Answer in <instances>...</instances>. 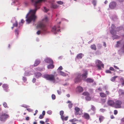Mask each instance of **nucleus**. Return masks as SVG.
<instances>
[{"instance_id":"obj_34","label":"nucleus","mask_w":124,"mask_h":124,"mask_svg":"<svg viewBox=\"0 0 124 124\" xmlns=\"http://www.w3.org/2000/svg\"><path fill=\"white\" fill-rule=\"evenodd\" d=\"M96 1L95 0H93L92 2V4L94 6H95L96 4Z\"/></svg>"},{"instance_id":"obj_11","label":"nucleus","mask_w":124,"mask_h":124,"mask_svg":"<svg viewBox=\"0 0 124 124\" xmlns=\"http://www.w3.org/2000/svg\"><path fill=\"white\" fill-rule=\"evenodd\" d=\"M83 117L87 120H89L90 118V116L87 113H84Z\"/></svg>"},{"instance_id":"obj_53","label":"nucleus","mask_w":124,"mask_h":124,"mask_svg":"<svg viewBox=\"0 0 124 124\" xmlns=\"http://www.w3.org/2000/svg\"><path fill=\"white\" fill-rule=\"evenodd\" d=\"M47 113L50 115L51 114L52 112L51 111H48L47 112Z\"/></svg>"},{"instance_id":"obj_26","label":"nucleus","mask_w":124,"mask_h":124,"mask_svg":"<svg viewBox=\"0 0 124 124\" xmlns=\"http://www.w3.org/2000/svg\"><path fill=\"white\" fill-rule=\"evenodd\" d=\"M85 99L86 100L88 101H90L91 100V97L89 96H87L85 97Z\"/></svg>"},{"instance_id":"obj_44","label":"nucleus","mask_w":124,"mask_h":124,"mask_svg":"<svg viewBox=\"0 0 124 124\" xmlns=\"http://www.w3.org/2000/svg\"><path fill=\"white\" fill-rule=\"evenodd\" d=\"M109 70H110L114 71H115L114 69L112 67H110L109 68Z\"/></svg>"},{"instance_id":"obj_3","label":"nucleus","mask_w":124,"mask_h":124,"mask_svg":"<svg viewBox=\"0 0 124 124\" xmlns=\"http://www.w3.org/2000/svg\"><path fill=\"white\" fill-rule=\"evenodd\" d=\"M9 117V115L6 113L2 112L0 114V121L5 122L7 119Z\"/></svg>"},{"instance_id":"obj_23","label":"nucleus","mask_w":124,"mask_h":124,"mask_svg":"<svg viewBox=\"0 0 124 124\" xmlns=\"http://www.w3.org/2000/svg\"><path fill=\"white\" fill-rule=\"evenodd\" d=\"M36 77L38 78L41 76V74L39 72H37L35 73Z\"/></svg>"},{"instance_id":"obj_48","label":"nucleus","mask_w":124,"mask_h":124,"mask_svg":"<svg viewBox=\"0 0 124 124\" xmlns=\"http://www.w3.org/2000/svg\"><path fill=\"white\" fill-rule=\"evenodd\" d=\"M122 90H119V92H121V94H124V92H122Z\"/></svg>"},{"instance_id":"obj_31","label":"nucleus","mask_w":124,"mask_h":124,"mask_svg":"<svg viewBox=\"0 0 124 124\" xmlns=\"http://www.w3.org/2000/svg\"><path fill=\"white\" fill-rule=\"evenodd\" d=\"M117 77V76H115L114 77H112L111 78V80L112 81H114L115 80L116 78Z\"/></svg>"},{"instance_id":"obj_28","label":"nucleus","mask_w":124,"mask_h":124,"mask_svg":"<svg viewBox=\"0 0 124 124\" xmlns=\"http://www.w3.org/2000/svg\"><path fill=\"white\" fill-rule=\"evenodd\" d=\"M82 95L84 96H89L90 95L89 93L87 92H85L82 93Z\"/></svg>"},{"instance_id":"obj_15","label":"nucleus","mask_w":124,"mask_h":124,"mask_svg":"<svg viewBox=\"0 0 124 124\" xmlns=\"http://www.w3.org/2000/svg\"><path fill=\"white\" fill-rule=\"evenodd\" d=\"M77 90L79 92H81L83 91V89L82 87L81 86H78L77 88Z\"/></svg>"},{"instance_id":"obj_18","label":"nucleus","mask_w":124,"mask_h":124,"mask_svg":"<svg viewBox=\"0 0 124 124\" xmlns=\"http://www.w3.org/2000/svg\"><path fill=\"white\" fill-rule=\"evenodd\" d=\"M91 109L92 110H93V114H94L95 113V111L96 110L94 106L92 105H91Z\"/></svg>"},{"instance_id":"obj_12","label":"nucleus","mask_w":124,"mask_h":124,"mask_svg":"<svg viewBox=\"0 0 124 124\" xmlns=\"http://www.w3.org/2000/svg\"><path fill=\"white\" fill-rule=\"evenodd\" d=\"M108 104L111 106H112L114 105V102L113 101L109 100L108 102Z\"/></svg>"},{"instance_id":"obj_49","label":"nucleus","mask_w":124,"mask_h":124,"mask_svg":"<svg viewBox=\"0 0 124 124\" xmlns=\"http://www.w3.org/2000/svg\"><path fill=\"white\" fill-rule=\"evenodd\" d=\"M57 92L58 94H60L61 93V92L60 90H58Z\"/></svg>"},{"instance_id":"obj_43","label":"nucleus","mask_w":124,"mask_h":124,"mask_svg":"<svg viewBox=\"0 0 124 124\" xmlns=\"http://www.w3.org/2000/svg\"><path fill=\"white\" fill-rule=\"evenodd\" d=\"M23 80L24 81V82H25L27 80L26 78V77H23Z\"/></svg>"},{"instance_id":"obj_47","label":"nucleus","mask_w":124,"mask_h":124,"mask_svg":"<svg viewBox=\"0 0 124 124\" xmlns=\"http://www.w3.org/2000/svg\"><path fill=\"white\" fill-rule=\"evenodd\" d=\"M62 66H60V67H59L58 68V69L59 70H61L62 69Z\"/></svg>"},{"instance_id":"obj_38","label":"nucleus","mask_w":124,"mask_h":124,"mask_svg":"<svg viewBox=\"0 0 124 124\" xmlns=\"http://www.w3.org/2000/svg\"><path fill=\"white\" fill-rule=\"evenodd\" d=\"M57 3L58 4L61 5H62L63 4V2L61 1H57Z\"/></svg>"},{"instance_id":"obj_25","label":"nucleus","mask_w":124,"mask_h":124,"mask_svg":"<svg viewBox=\"0 0 124 124\" xmlns=\"http://www.w3.org/2000/svg\"><path fill=\"white\" fill-rule=\"evenodd\" d=\"M104 117L102 116H99V120L100 121V122L101 123L102 121L104 119Z\"/></svg>"},{"instance_id":"obj_7","label":"nucleus","mask_w":124,"mask_h":124,"mask_svg":"<svg viewBox=\"0 0 124 124\" xmlns=\"http://www.w3.org/2000/svg\"><path fill=\"white\" fill-rule=\"evenodd\" d=\"M122 104V102L121 101H116L115 103V108H121V105Z\"/></svg>"},{"instance_id":"obj_36","label":"nucleus","mask_w":124,"mask_h":124,"mask_svg":"<svg viewBox=\"0 0 124 124\" xmlns=\"http://www.w3.org/2000/svg\"><path fill=\"white\" fill-rule=\"evenodd\" d=\"M13 25L14 27H17L18 25L17 22L16 21V22L13 24Z\"/></svg>"},{"instance_id":"obj_42","label":"nucleus","mask_w":124,"mask_h":124,"mask_svg":"<svg viewBox=\"0 0 124 124\" xmlns=\"http://www.w3.org/2000/svg\"><path fill=\"white\" fill-rule=\"evenodd\" d=\"M44 116L43 115L41 114L39 117V118L40 119H42L44 117Z\"/></svg>"},{"instance_id":"obj_4","label":"nucleus","mask_w":124,"mask_h":124,"mask_svg":"<svg viewBox=\"0 0 124 124\" xmlns=\"http://www.w3.org/2000/svg\"><path fill=\"white\" fill-rule=\"evenodd\" d=\"M96 66L97 67L98 69L100 70L101 69V67L104 68V64L102 63V62L99 60H96L95 61Z\"/></svg>"},{"instance_id":"obj_54","label":"nucleus","mask_w":124,"mask_h":124,"mask_svg":"<svg viewBox=\"0 0 124 124\" xmlns=\"http://www.w3.org/2000/svg\"><path fill=\"white\" fill-rule=\"evenodd\" d=\"M114 66V67L115 68V69H118V70H119V68H118L117 66H116L115 65H114L113 66Z\"/></svg>"},{"instance_id":"obj_58","label":"nucleus","mask_w":124,"mask_h":124,"mask_svg":"<svg viewBox=\"0 0 124 124\" xmlns=\"http://www.w3.org/2000/svg\"><path fill=\"white\" fill-rule=\"evenodd\" d=\"M45 112L44 111H43L42 112V115H43L44 116L45 115Z\"/></svg>"},{"instance_id":"obj_5","label":"nucleus","mask_w":124,"mask_h":124,"mask_svg":"<svg viewBox=\"0 0 124 124\" xmlns=\"http://www.w3.org/2000/svg\"><path fill=\"white\" fill-rule=\"evenodd\" d=\"M45 78L47 80L51 81H55V76L52 74H47L45 76Z\"/></svg>"},{"instance_id":"obj_62","label":"nucleus","mask_w":124,"mask_h":124,"mask_svg":"<svg viewBox=\"0 0 124 124\" xmlns=\"http://www.w3.org/2000/svg\"><path fill=\"white\" fill-rule=\"evenodd\" d=\"M21 22L22 23H23L24 22V21L23 19H22L21 20Z\"/></svg>"},{"instance_id":"obj_21","label":"nucleus","mask_w":124,"mask_h":124,"mask_svg":"<svg viewBox=\"0 0 124 124\" xmlns=\"http://www.w3.org/2000/svg\"><path fill=\"white\" fill-rule=\"evenodd\" d=\"M51 8H53L54 9H55L56 8L58 7V6L57 5H55L53 3L51 4Z\"/></svg>"},{"instance_id":"obj_32","label":"nucleus","mask_w":124,"mask_h":124,"mask_svg":"<svg viewBox=\"0 0 124 124\" xmlns=\"http://www.w3.org/2000/svg\"><path fill=\"white\" fill-rule=\"evenodd\" d=\"M3 105L4 107L5 108H8V106L7 104L5 102H4Z\"/></svg>"},{"instance_id":"obj_37","label":"nucleus","mask_w":124,"mask_h":124,"mask_svg":"<svg viewBox=\"0 0 124 124\" xmlns=\"http://www.w3.org/2000/svg\"><path fill=\"white\" fill-rule=\"evenodd\" d=\"M72 104L71 103H70L69 104L68 106L70 108H71L72 107Z\"/></svg>"},{"instance_id":"obj_6","label":"nucleus","mask_w":124,"mask_h":124,"mask_svg":"<svg viewBox=\"0 0 124 124\" xmlns=\"http://www.w3.org/2000/svg\"><path fill=\"white\" fill-rule=\"evenodd\" d=\"M60 26H58L57 27H56V26H54L52 28L51 30V31L53 32L55 34L57 33V31L59 32L60 30V29H58L57 30V28H59Z\"/></svg>"},{"instance_id":"obj_9","label":"nucleus","mask_w":124,"mask_h":124,"mask_svg":"<svg viewBox=\"0 0 124 124\" xmlns=\"http://www.w3.org/2000/svg\"><path fill=\"white\" fill-rule=\"evenodd\" d=\"M45 62L47 63L51 64H53V60L49 58H46L45 60Z\"/></svg>"},{"instance_id":"obj_17","label":"nucleus","mask_w":124,"mask_h":124,"mask_svg":"<svg viewBox=\"0 0 124 124\" xmlns=\"http://www.w3.org/2000/svg\"><path fill=\"white\" fill-rule=\"evenodd\" d=\"M68 117L67 116L64 117V116H61V118L62 119L63 121L64 120L66 121L68 119Z\"/></svg>"},{"instance_id":"obj_40","label":"nucleus","mask_w":124,"mask_h":124,"mask_svg":"<svg viewBox=\"0 0 124 124\" xmlns=\"http://www.w3.org/2000/svg\"><path fill=\"white\" fill-rule=\"evenodd\" d=\"M52 97L53 99L54 100L55 98V96L54 94H53L52 95Z\"/></svg>"},{"instance_id":"obj_46","label":"nucleus","mask_w":124,"mask_h":124,"mask_svg":"<svg viewBox=\"0 0 124 124\" xmlns=\"http://www.w3.org/2000/svg\"><path fill=\"white\" fill-rule=\"evenodd\" d=\"M43 11L45 12H46L48 11V10L46 9V8L45 7H44V9Z\"/></svg>"},{"instance_id":"obj_10","label":"nucleus","mask_w":124,"mask_h":124,"mask_svg":"<svg viewBox=\"0 0 124 124\" xmlns=\"http://www.w3.org/2000/svg\"><path fill=\"white\" fill-rule=\"evenodd\" d=\"M3 88L4 89V90L6 92H8L9 90L8 89V85L6 84H4L2 85Z\"/></svg>"},{"instance_id":"obj_19","label":"nucleus","mask_w":124,"mask_h":124,"mask_svg":"<svg viewBox=\"0 0 124 124\" xmlns=\"http://www.w3.org/2000/svg\"><path fill=\"white\" fill-rule=\"evenodd\" d=\"M91 48L93 50H96V47L95 45L93 44L91 45L90 46Z\"/></svg>"},{"instance_id":"obj_8","label":"nucleus","mask_w":124,"mask_h":124,"mask_svg":"<svg viewBox=\"0 0 124 124\" xmlns=\"http://www.w3.org/2000/svg\"><path fill=\"white\" fill-rule=\"evenodd\" d=\"M116 2H112L110 3L109 7L111 9H113L116 7Z\"/></svg>"},{"instance_id":"obj_35","label":"nucleus","mask_w":124,"mask_h":124,"mask_svg":"<svg viewBox=\"0 0 124 124\" xmlns=\"http://www.w3.org/2000/svg\"><path fill=\"white\" fill-rule=\"evenodd\" d=\"M64 114V112L62 110L60 112V114L61 116H63V115Z\"/></svg>"},{"instance_id":"obj_27","label":"nucleus","mask_w":124,"mask_h":124,"mask_svg":"<svg viewBox=\"0 0 124 124\" xmlns=\"http://www.w3.org/2000/svg\"><path fill=\"white\" fill-rule=\"evenodd\" d=\"M60 75L63 76H66V74L64 72L60 71Z\"/></svg>"},{"instance_id":"obj_14","label":"nucleus","mask_w":124,"mask_h":124,"mask_svg":"<svg viewBox=\"0 0 124 124\" xmlns=\"http://www.w3.org/2000/svg\"><path fill=\"white\" fill-rule=\"evenodd\" d=\"M82 55V54L81 53L78 54L76 57V59H81Z\"/></svg>"},{"instance_id":"obj_56","label":"nucleus","mask_w":124,"mask_h":124,"mask_svg":"<svg viewBox=\"0 0 124 124\" xmlns=\"http://www.w3.org/2000/svg\"><path fill=\"white\" fill-rule=\"evenodd\" d=\"M123 50L121 51V52L123 53H124V44L123 46Z\"/></svg>"},{"instance_id":"obj_59","label":"nucleus","mask_w":124,"mask_h":124,"mask_svg":"<svg viewBox=\"0 0 124 124\" xmlns=\"http://www.w3.org/2000/svg\"><path fill=\"white\" fill-rule=\"evenodd\" d=\"M49 119H48V118H46V121H45V122L46 123H47L49 121Z\"/></svg>"},{"instance_id":"obj_55","label":"nucleus","mask_w":124,"mask_h":124,"mask_svg":"<svg viewBox=\"0 0 124 124\" xmlns=\"http://www.w3.org/2000/svg\"><path fill=\"white\" fill-rule=\"evenodd\" d=\"M40 123L41 124H44L45 122L43 121H40Z\"/></svg>"},{"instance_id":"obj_33","label":"nucleus","mask_w":124,"mask_h":124,"mask_svg":"<svg viewBox=\"0 0 124 124\" xmlns=\"http://www.w3.org/2000/svg\"><path fill=\"white\" fill-rule=\"evenodd\" d=\"M48 21V18L47 17H45L42 20L43 22H46Z\"/></svg>"},{"instance_id":"obj_2","label":"nucleus","mask_w":124,"mask_h":124,"mask_svg":"<svg viewBox=\"0 0 124 124\" xmlns=\"http://www.w3.org/2000/svg\"><path fill=\"white\" fill-rule=\"evenodd\" d=\"M38 26L39 27L41 28V31H38L36 32L37 35H39L41 32L45 33L47 32V28L46 25L43 22L40 23L38 25Z\"/></svg>"},{"instance_id":"obj_1","label":"nucleus","mask_w":124,"mask_h":124,"mask_svg":"<svg viewBox=\"0 0 124 124\" xmlns=\"http://www.w3.org/2000/svg\"><path fill=\"white\" fill-rule=\"evenodd\" d=\"M83 71V73L82 74L80 73L76 74L74 80L75 83H78L81 82L83 79H85L87 78L88 74L87 71L86 70H84Z\"/></svg>"},{"instance_id":"obj_50","label":"nucleus","mask_w":124,"mask_h":124,"mask_svg":"<svg viewBox=\"0 0 124 124\" xmlns=\"http://www.w3.org/2000/svg\"><path fill=\"white\" fill-rule=\"evenodd\" d=\"M97 90L100 91H102V88L100 87L98 88Z\"/></svg>"},{"instance_id":"obj_20","label":"nucleus","mask_w":124,"mask_h":124,"mask_svg":"<svg viewBox=\"0 0 124 124\" xmlns=\"http://www.w3.org/2000/svg\"><path fill=\"white\" fill-rule=\"evenodd\" d=\"M100 96L102 98H104L106 97V94L103 93H100Z\"/></svg>"},{"instance_id":"obj_29","label":"nucleus","mask_w":124,"mask_h":124,"mask_svg":"<svg viewBox=\"0 0 124 124\" xmlns=\"http://www.w3.org/2000/svg\"><path fill=\"white\" fill-rule=\"evenodd\" d=\"M78 121V120H77L76 118H74L70 120L69 121L70 122L73 123Z\"/></svg>"},{"instance_id":"obj_13","label":"nucleus","mask_w":124,"mask_h":124,"mask_svg":"<svg viewBox=\"0 0 124 124\" xmlns=\"http://www.w3.org/2000/svg\"><path fill=\"white\" fill-rule=\"evenodd\" d=\"M40 62V61L39 60L37 59L35 61V63L34 64V66H36L38 65Z\"/></svg>"},{"instance_id":"obj_51","label":"nucleus","mask_w":124,"mask_h":124,"mask_svg":"<svg viewBox=\"0 0 124 124\" xmlns=\"http://www.w3.org/2000/svg\"><path fill=\"white\" fill-rule=\"evenodd\" d=\"M36 81V79L35 78H33L32 80V82L33 83H34Z\"/></svg>"},{"instance_id":"obj_45","label":"nucleus","mask_w":124,"mask_h":124,"mask_svg":"<svg viewBox=\"0 0 124 124\" xmlns=\"http://www.w3.org/2000/svg\"><path fill=\"white\" fill-rule=\"evenodd\" d=\"M118 112L116 110H115L114 111V114L115 115H116L117 114V113Z\"/></svg>"},{"instance_id":"obj_16","label":"nucleus","mask_w":124,"mask_h":124,"mask_svg":"<svg viewBox=\"0 0 124 124\" xmlns=\"http://www.w3.org/2000/svg\"><path fill=\"white\" fill-rule=\"evenodd\" d=\"M75 109L76 111V114L78 115V113L80 110V109L78 107H76L75 108Z\"/></svg>"},{"instance_id":"obj_41","label":"nucleus","mask_w":124,"mask_h":124,"mask_svg":"<svg viewBox=\"0 0 124 124\" xmlns=\"http://www.w3.org/2000/svg\"><path fill=\"white\" fill-rule=\"evenodd\" d=\"M111 28L112 29L114 30L115 28V26L114 24H112L111 26Z\"/></svg>"},{"instance_id":"obj_57","label":"nucleus","mask_w":124,"mask_h":124,"mask_svg":"<svg viewBox=\"0 0 124 124\" xmlns=\"http://www.w3.org/2000/svg\"><path fill=\"white\" fill-rule=\"evenodd\" d=\"M106 95L107 94L108 95L109 94V92L108 91H106Z\"/></svg>"},{"instance_id":"obj_52","label":"nucleus","mask_w":124,"mask_h":124,"mask_svg":"<svg viewBox=\"0 0 124 124\" xmlns=\"http://www.w3.org/2000/svg\"><path fill=\"white\" fill-rule=\"evenodd\" d=\"M15 32L16 33V34L17 35L18 34V31L17 30H16L15 31Z\"/></svg>"},{"instance_id":"obj_61","label":"nucleus","mask_w":124,"mask_h":124,"mask_svg":"<svg viewBox=\"0 0 124 124\" xmlns=\"http://www.w3.org/2000/svg\"><path fill=\"white\" fill-rule=\"evenodd\" d=\"M117 44H118L119 45H120L121 44V42L120 41H118L117 42Z\"/></svg>"},{"instance_id":"obj_63","label":"nucleus","mask_w":124,"mask_h":124,"mask_svg":"<svg viewBox=\"0 0 124 124\" xmlns=\"http://www.w3.org/2000/svg\"><path fill=\"white\" fill-rule=\"evenodd\" d=\"M121 120L122 122H124V117Z\"/></svg>"},{"instance_id":"obj_39","label":"nucleus","mask_w":124,"mask_h":124,"mask_svg":"<svg viewBox=\"0 0 124 124\" xmlns=\"http://www.w3.org/2000/svg\"><path fill=\"white\" fill-rule=\"evenodd\" d=\"M106 72L107 73H109L111 74L112 72L111 71H110V70H107L106 71Z\"/></svg>"},{"instance_id":"obj_30","label":"nucleus","mask_w":124,"mask_h":124,"mask_svg":"<svg viewBox=\"0 0 124 124\" xmlns=\"http://www.w3.org/2000/svg\"><path fill=\"white\" fill-rule=\"evenodd\" d=\"M110 33L112 35H114L116 34V32L114 29H112L110 31Z\"/></svg>"},{"instance_id":"obj_24","label":"nucleus","mask_w":124,"mask_h":124,"mask_svg":"<svg viewBox=\"0 0 124 124\" xmlns=\"http://www.w3.org/2000/svg\"><path fill=\"white\" fill-rule=\"evenodd\" d=\"M54 66L52 64H51L47 66V68L48 69H52L54 68Z\"/></svg>"},{"instance_id":"obj_64","label":"nucleus","mask_w":124,"mask_h":124,"mask_svg":"<svg viewBox=\"0 0 124 124\" xmlns=\"http://www.w3.org/2000/svg\"><path fill=\"white\" fill-rule=\"evenodd\" d=\"M122 84L123 85H124V80H123L122 81Z\"/></svg>"},{"instance_id":"obj_60","label":"nucleus","mask_w":124,"mask_h":124,"mask_svg":"<svg viewBox=\"0 0 124 124\" xmlns=\"http://www.w3.org/2000/svg\"><path fill=\"white\" fill-rule=\"evenodd\" d=\"M26 120H29V117H27L25 118Z\"/></svg>"},{"instance_id":"obj_22","label":"nucleus","mask_w":124,"mask_h":124,"mask_svg":"<svg viewBox=\"0 0 124 124\" xmlns=\"http://www.w3.org/2000/svg\"><path fill=\"white\" fill-rule=\"evenodd\" d=\"M86 81L87 83H92L93 82V80L91 78H88L86 79Z\"/></svg>"}]
</instances>
